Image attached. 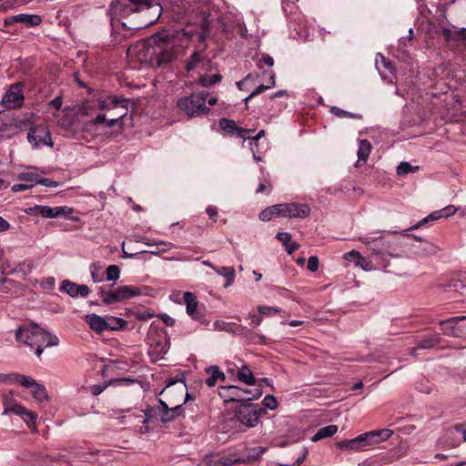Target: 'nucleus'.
<instances>
[{
  "mask_svg": "<svg viewBox=\"0 0 466 466\" xmlns=\"http://www.w3.org/2000/svg\"><path fill=\"white\" fill-rule=\"evenodd\" d=\"M463 33H464V29H461V31H452L449 28L442 29V35H444V37L447 41L453 40L456 37L461 36Z\"/></svg>",
  "mask_w": 466,
  "mask_h": 466,
  "instance_id": "nucleus-48",
  "label": "nucleus"
},
{
  "mask_svg": "<svg viewBox=\"0 0 466 466\" xmlns=\"http://www.w3.org/2000/svg\"><path fill=\"white\" fill-rule=\"evenodd\" d=\"M145 244L149 247L154 246V244H152L151 242H145ZM155 246H156V251H148L149 253H151L153 255L165 253L173 248L172 243L165 242V241L156 242Z\"/></svg>",
  "mask_w": 466,
  "mask_h": 466,
  "instance_id": "nucleus-37",
  "label": "nucleus"
},
{
  "mask_svg": "<svg viewBox=\"0 0 466 466\" xmlns=\"http://www.w3.org/2000/svg\"><path fill=\"white\" fill-rule=\"evenodd\" d=\"M262 404L269 410H275L278 407L277 399L273 395H267L264 398Z\"/></svg>",
  "mask_w": 466,
  "mask_h": 466,
  "instance_id": "nucleus-49",
  "label": "nucleus"
},
{
  "mask_svg": "<svg viewBox=\"0 0 466 466\" xmlns=\"http://www.w3.org/2000/svg\"><path fill=\"white\" fill-rule=\"evenodd\" d=\"M106 324L108 325V329H118L124 328L127 322L123 319L110 317L106 319Z\"/></svg>",
  "mask_w": 466,
  "mask_h": 466,
  "instance_id": "nucleus-42",
  "label": "nucleus"
},
{
  "mask_svg": "<svg viewBox=\"0 0 466 466\" xmlns=\"http://www.w3.org/2000/svg\"><path fill=\"white\" fill-rule=\"evenodd\" d=\"M215 272L226 279V288L233 284L236 273L235 269L232 267L217 268H215Z\"/></svg>",
  "mask_w": 466,
  "mask_h": 466,
  "instance_id": "nucleus-30",
  "label": "nucleus"
},
{
  "mask_svg": "<svg viewBox=\"0 0 466 466\" xmlns=\"http://www.w3.org/2000/svg\"><path fill=\"white\" fill-rule=\"evenodd\" d=\"M330 112L339 117V118H345V117H350V118H356L358 117L359 116L357 114H354V113H350L349 111H346V110H343L338 106H332L330 108Z\"/></svg>",
  "mask_w": 466,
  "mask_h": 466,
  "instance_id": "nucleus-46",
  "label": "nucleus"
},
{
  "mask_svg": "<svg viewBox=\"0 0 466 466\" xmlns=\"http://www.w3.org/2000/svg\"><path fill=\"white\" fill-rule=\"evenodd\" d=\"M173 14L186 27L174 32L162 31L156 34L154 67L167 68L185 54L190 39L198 37L199 41H204L209 33L211 19L208 8L183 2L173 8Z\"/></svg>",
  "mask_w": 466,
  "mask_h": 466,
  "instance_id": "nucleus-1",
  "label": "nucleus"
},
{
  "mask_svg": "<svg viewBox=\"0 0 466 466\" xmlns=\"http://www.w3.org/2000/svg\"><path fill=\"white\" fill-rule=\"evenodd\" d=\"M380 63H381L385 68L391 70V68H392L391 63L390 61H388L385 58V56H383L380 54H378L377 57H376V66H377L378 69H380Z\"/></svg>",
  "mask_w": 466,
  "mask_h": 466,
  "instance_id": "nucleus-52",
  "label": "nucleus"
},
{
  "mask_svg": "<svg viewBox=\"0 0 466 466\" xmlns=\"http://www.w3.org/2000/svg\"><path fill=\"white\" fill-rule=\"evenodd\" d=\"M27 138L36 147L41 145L53 146L50 132L46 125L32 127L27 134Z\"/></svg>",
  "mask_w": 466,
  "mask_h": 466,
  "instance_id": "nucleus-14",
  "label": "nucleus"
},
{
  "mask_svg": "<svg viewBox=\"0 0 466 466\" xmlns=\"http://www.w3.org/2000/svg\"><path fill=\"white\" fill-rule=\"evenodd\" d=\"M277 217L305 218L310 213V208L307 204L283 203L275 205Z\"/></svg>",
  "mask_w": 466,
  "mask_h": 466,
  "instance_id": "nucleus-11",
  "label": "nucleus"
},
{
  "mask_svg": "<svg viewBox=\"0 0 466 466\" xmlns=\"http://www.w3.org/2000/svg\"><path fill=\"white\" fill-rule=\"evenodd\" d=\"M39 185H43L45 187H56L58 186V182L52 181L48 178L39 177L38 181Z\"/></svg>",
  "mask_w": 466,
  "mask_h": 466,
  "instance_id": "nucleus-58",
  "label": "nucleus"
},
{
  "mask_svg": "<svg viewBox=\"0 0 466 466\" xmlns=\"http://www.w3.org/2000/svg\"><path fill=\"white\" fill-rule=\"evenodd\" d=\"M63 99L62 96H56V98L52 99L49 104L54 106L56 110H59L62 106Z\"/></svg>",
  "mask_w": 466,
  "mask_h": 466,
  "instance_id": "nucleus-64",
  "label": "nucleus"
},
{
  "mask_svg": "<svg viewBox=\"0 0 466 466\" xmlns=\"http://www.w3.org/2000/svg\"><path fill=\"white\" fill-rule=\"evenodd\" d=\"M184 301L187 307V312L191 316L194 315L198 308L196 296L193 293L187 291L184 293Z\"/></svg>",
  "mask_w": 466,
  "mask_h": 466,
  "instance_id": "nucleus-33",
  "label": "nucleus"
},
{
  "mask_svg": "<svg viewBox=\"0 0 466 466\" xmlns=\"http://www.w3.org/2000/svg\"><path fill=\"white\" fill-rule=\"evenodd\" d=\"M275 86V75L271 74L270 76V85L265 86V85H259L256 87V89L248 96L245 98L246 105L248 104V101L251 99L252 97L261 94L262 92L269 89L270 87Z\"/></svg>",
  "mask_w": 466,
  "mask_h": 466,
  "instance_id": "nucleus-39",
  "label": "nucleus"
},
{
  "mask_svg": "<svg viewBox=\"0 0 466 466\" xmlns=\"http://www.w3.org/2000/svg\"><path fill=\"white\" fill-rule=\"evenodd\" d=\"M440 248L433 243L423 241L418 248L416 254L420 257L433 256L438 253Z\"/></svg>",
  "mask_w": 466,
  "mask_h": 466,
  "instance_id": "nucleus-28",
  "label": "nucleus"
},
{
  "mask_svg": "<svg viewBox=\"0 0 466 466\" xmlns=\"http://www.w3.org/2000/svg\"><path fill=\"white\" fill-rule=\"evenodd\" d=\"M206 373L208 375L206 379V384L208 387H214L218 380L224 381L226 380L224 372H222L216 365L208 367L206 369Z\"/></svg>",
  "mask_w": 466,
  "mask_h": 466,
  "instance_id": "nucleus-24",
  "label": "nucleus"
},
{
  "mask_svg": "<svg viewBox=\"0 0 466 466\" xmlns=\"http://www.w3.org/2000/svg\"><path fill=\"white\" fill-rule=\"evenodd\" d=\"M250 132H252L251 129H246V128H242V127H237V130H236V134L239 137H242L244 139H250L249 137H248V134H249Z\"/></svg>",
  "mask_w": 466,
  "mask_h": 466,
  "instance_id": "nucleus-61",
  "label": "nucleus"
},
{
  "mask_svg": "<svg viewBox=\"0 0 466 466\" xmlns=\"http://www.w3.org/2000/svg\"><path fill=\"white\" fill-rule=\"evenodd\" d=\"M73 208L70 207L51 208L44 205H35L27 208L25 212L28 215H41L43 218H55L61 216H69L73 214Z\"/></svg>",
  "mask_w": 466,
  "mask_h": 466,
  "instance_id": "nucleus-13",
  "label": "nucleus"
},
{
  "mask_svg": "<svg viewBox=\"0 0 466 466\" xmlns=\"http://www.w3.org/2000/svg\"><path fill=\"white\" fill-rule=\"evenodd\" d=\"M370 151L371 144L366 139L360 140L358 150L359 161H363L365 163L370 154Z\"/></svg>",
  "mask_w": 466,
  "mask_h": 466,
  "instance_id": "nucleus-34",
  "label": "nucleus"
},
{
  "mask_svg": "<svg viewBox=\"0 0 466 466\" xmlns=\"http://www.w3.org/2000/svg\"><path fill=\"white\" fill-rule=\"evenodd\" d=\"M60 289L73 298L77 296L85 298L89 293V288L86 285H78L70 280H64L61 283Z\"/></svg>",
  "mask_w": 466,
  "mask_h": 466,
  "instance_id": "nucleus-19",
  "label": "nucleus"
},
{
  "mask_svg": "<svg viewBox=\"0 0 466 466\" xmlns=\"http://www.w3.org/2000/svg\"><path fill=\"white\" fill-rule=\"evenodd\" d=\"M266 449L263 447H255L248 451V455L244 459L246 460V462H252L257 461L264 452Z\"/></svg>",
  "mask_w": 466,
  "mask_h": 466,
  "instance_id": "nucleus-41",
  "label": "nucleus"
},
{
  "mask_svg": "<svg viewBox=\"0 0 466 466\" xmlns=\"http://www.w3.org/2000/svg\"><path fill=\"white\" fill-rule=\"evenodd\" d=\"M392 431L382 429L362 433L354 439L342 441L337 443L338 447L345 451H366L370 447L377 445L392 435Z\"/></svg>",
  "mask_w": 466,
  "mask_h": 466,
  "instance_id": "nucleus-4",
  "label": "nucleus"
},
{
  "mask_svg": "<svg viewBox=\"0 0 466 466\" xmlns=\"http://www.w3.org/2000/svg\"><path fill=\"white\" fill-rule=\"evenodd\" d=\"M238 379L247 385H255L256 379L247 365H243L237 373Z\"/></svg>",
  "mask_w": 466,
  "mask_h": 466,
  "instance_id": "nucleus-27",
  "label": "nucleus"
},
{
  "mask_svg": "<svg viewBox=\"0 0 466 466\" xmlns=\"http://www.w3.org/2000/svg\"><path fill=\"white\" fill-rule=\"evenodd\" d=\"M22 417L27 424H29L31 422L34 423L36 419L35 413H34L28 410H25V413H24V416H22Z\"/></svg>",
  "mask_w": 466,
  "mask_h": 466,
  "instance_id": "nucleus-57",
  "label": "nucleus"
},
{
  "mask_svg": "<svg viewBox=\"0 0 466 466\" xmlns=\"http://www.w3.org/2000/svg\"><path fill=\"white\" fill-rule=\"evenodd\" d=\"M176 383V380H170L162 391L167 398L171 397L174 393H178V400L173 401L169 400V403L172 406L171 408H169V405L167 402L161 400H159L162 410V422H168L180 414L179 411L183 403L179 404L178 402L183 399L184 393L187 391V386L182 380H180V384L176 389H173L172 387Z\"/></svg>",
  "mask_w": 466,
  "mask_h": 466,
  "instance_id": "nucleus-6",
  "label": "nucleus"
},
{
  "mask_svg": "<svg viewBox=\"0 0 466 466\" xmlns=\"http://www.w3.org/2000/svg\"><path fill=\"white\" fill-rule=\"evenodd\" d=\"M170 340L167 332H162L158 335L157 340H153L150 343L149 355L153 361L163 359L165 354L169 350Z\"/></svg>",
  "mask_w": 466,
  "mask_h": 466,
  "instance_id": "nucleus-15",
  "label": "nucleus"
},
{
  "mask_svg": "<svg viewBox=\"0 0 466 466\" xmlns=\"http://www.w3.org/2000/svg\"><path fill=\"white\" fill-rule=\"evenodd\" d=\"M99 294L105 304H113L139 296L142 291L135 286H120L115 289L102 288Z\"/></svg>",
  "mask_w": 466,
  "mask_h": 466,
  "instance_id": "nucleus-9",
  "label": "nucleus"
},
{
  "mask_svg": "<svg viewBox=\"0 0 466 466\" xmlns=\"http://www.w3.org/2000/svg\"><path fill=\"white\" fill-rule=\"evenodd\" d=\"M222 79V76L220 74H215V75H204L199 78V84L202 86L209 87L216 83L220 82Z\"/></svg>",
  "mask_w": 466,
  "mask_h": 466,
  "instance_id": "nucleus-36",
  "label": "nucleus"
},
{
  "mask_svg": "<svg viewBox=\"0 0 466 466\" xmlns=\"http://www.w3.org/2000/svg\"><path fill=\"white\" fill-rule=\"evenodd\" d=\"M319 258L318 257L316 256H311L309 257V260H308V265H307V268L309 271L311 272H315L318 270L319 268Z\"/></svg>",
  "mask_w": 466,
  "mask_h": 466,
  "instance_id": "nucleus-51",
  "label": "nucleus"
},
{
  "mask_svg": "<svg viewBox=\"0 0 466 466\" xmlns=\"http://www.w3.org/2000/svg\"><path fill=\"white\" fill-rule=\"evenodd\" d=\"M344 258L347 260H351L352 258L360 259L365 262V258L360 255V253L351 250L344 255Z\"/></svg>",
  "mask_w": 466,
  "mask_h": 466,
  "instance_id": "nucleus-56",
  "label": "nucleus"
},
{
  "mask_svg": "<svg viewBox=\"0 0 466 466\" xmlns=\"http://www.w3.org/2000/svg\"><path fill=\"white\" fill-rule=\"evenodd\" d=\"M218 395L225 402H240L260 398L262 390L260 388L248 390L237 386H226L218 388Z\"/></svg>",
  "mask_w": 466,
  "mask_h": 466,
  "instance_id": "nucleus-8",
  "label": "nucleus"
},
{
  "mask_svg": "<svg viewBox=\"0 0 466 466\" xmlns=\"http://www.w3.org/2000/svg\"><path fill=\"white\" fill-rule=\"evenodd\" d=\"M159 318L162 319V321L167 325V326H169V327H172L174 326L176 320L175 319L171 318L170 316H168L167 314H161L159 315Z\"/></svg>",
  "mask_w": 466,
  "mask_h": 466,
  "instance_id": "nucleus-62",
  "label": "nucleus"
},
{
  "mask_svg": "<svg viewBox=\"0 0 466 466\" xmlns=\"http://www.w3.org/2000/svg\"><path fill=\"white\" fill-rule=\"evenodd\" d=\"M456 208L454 206H447L444 208L441 209V213L444 218H448L455 214Z\"/></svg>",
  "mask_w": 466,
  "mask_h": 466,
  "instance_id": "nucleus-59",
  "label": "nucleus"
},
{
  "mask_svg": "<svg viewBox=\"0 0 466 466\" xmlns=\"http://www.w3.org/2000/svg\"><path fill=\"white\" fill-rule=\"evenodd\" d=\"M89 328L96 333H102L108 329V325L106 324V319L96 314H87L85 317Z\"/></svg>",
  "mask_w": 466,
  "mask_h": 466,
  "instance_id": "nucleus-23",
  "label": "nucleus"
},
{
  "mask_svg": "<svg viewBox=\"0 0 466 466\" xmlns=\"http://www.w3.org/2000/svg\"><path fill=\"white\" fill-rule=\"evenodd\" d=\"M90 270H91V276H92L93 281L99 282L101 280V278H100L99 274L97 273L98 267L96 265H92Z\"/></svg>",
  "mask_w": 466,
  "mask_h": 466,
  "instance_id": "nucleus-63",
  "label": "nucleus"
},
{
  "mask_svg": "<svg viewBox=\"0 0 466 466\" xmlns=\"http://www.w3.org/2000/svg\"><path fill=\"white\" fill-rule=\"evenodd\" d=\"M262 412L258 405L245 403L238 407L236 417L241 424L251 428L258 424Z\"/></svg>",
  "mask_w": 466,
  "mask_h": 466,
  "instance_id": "nucleus-10",
  "label": "nucleus"
},
{
  "mask_svg": "<svg viewBox=\"0 0 466 466\" xmlns=\"http://www.w3.org/2000/svg\"><path fill=\"white\" fill-rule=\"evenodd\" d=\"M214 329L217 330H224V331H232V326L230 323L223 321V320H217L213 324Z\"/></svg>",
  "mask_w": 466,
  "mask_h": 466,
  "instance_id": "nucleus-50",
  "label": "nucleus"
},
{
  "mask_svg": "<svg viewBox=\"0 0 466 466\" xmlns=\"http://www.w3.org/2000/svg\"><path fill=\"white\" fill-rule=\"evenodd\" d=\"M200 64H204V57L199 52L196 51L190 56V58L186 65V70L191 71Z\"/></svg>",
  "mask_w": 466,
  "mask_h": 466,
  "instance_id": "nucleus-35",
  "label": "nucleus"
},
{
  "mask_svg": "<svg viewBox=\"0 0 466 466\" xmlns=\"http://www.w3.org/2000/svg\"><path fill=\"white\" fill-rule=\"evenodd\" d=\"M276 208H275V205L273 206H270L267 208H265L264 210H262L260 213H259V218L262 220V221H269L271 220L274 217H277V210L274 209Z\"/></svg>",
  "mask_w": 466,
  "mask_h": 466,
  "instance_id": "nucleus-45",
  "label": "nucleus"
},
{
  "mask_svg": "<svg viewBox=\"0 0 466 466\" xmlns=\"http://www.w3.org/2000/svg\"><path fill=\"white\" fill-rule=\"evenodd\" d=\"M219 126L223 130H225L228 133L236 132L237 127H238V126L236 125V123L233 120L227 119V118L220 119Z\"/></svg>",
  "mask_w": 466,
  "mask_h": 466,
  "instance_id": "nucleus-47",
  "label": "nucleus"
},
{
  "mask_svg": "<svg viewBox=\"0 0 466 466\" xmlns=\"http://www.w3.org/2000/svg\"><path fill=\"white\" fill-rule=\"evenodd\" d=\"M144 10H151L153 15L157 19L162 7L159 4H153L150 0H115L110 5L109 13L112 19H119Z\"/></svg>",
  "mask_w": 466,
  "mask_h": 466,
  "instance_id": "nucleus-3",
  "label": "nucleus"
},
{
  "mask_svg": "<svg viewBox=\"0 0 466 466\" xmlns=\"http://www.w3.org/2000/svg\"><path fill=\"white\" fill-rule=\"evenodd\" d=\"M419 167L418 166H411L408 162H400L399 166L397 167V174L399 176H405L409 173H413L418 171Z\"/></svg>",
  "mask_w": 466,
  "mask_h": 466,
  "instance_id": "nucleus-40",
  "label": "nucleus"
},
{
  "mask_svg": "<svg viewBox=\"0 0 466 466\" xmlns=\"http://www.w3.org/2000/svg\"><path fill=\"white\" fill-rule=\"evenodd\" d=\"M24 95L19 84L12 85L2 98V104L6 108H15L22 106Z\"/></svg>",
  "mask_w": 466,
  "mask_h": 466,
  "instance_id": "nucleus-16",
  "label": "nucleus"
},
{
  "mask_svg": "<svg viewBox=\"0 0 466 466\" xmlns=\"http://www.w3.org/2000/svg\"><path fill=\"white\" fill-rule=\"evenodd\" d=\"M276 238L284 245L291 241V235L289 232H279Z\"/></svg>",
  "mask_w": 466,
  "mask_h": 466,
  "instance_id": "nucleus-54",
  "label": "nucleus"
},
{
  "mask_svg": "<svg viewBox=\"0 0 466 466\" xmlns=\"http://www.w3.org/2000/svg\"><path fill=\"white\" fill-rule=\"evenodd\" d=\"M15 339L18 342L35 348V355L40 357L43 346L52 347L58 345L59 339L37 326L20 327L15 330Z\"/></svg>",
  "mask_w": 466,
  "mask_h": 466,
  "instance_id": "nucleus-2",
  "label": "nucleus"
},
{
  "mask_svg": "<svg viewBox=\"0 0 466 466\" xmlns=\"http://www.w3.org/2000/svg\"><path fill=\"white\" fill-rule=\"evenodd\" d=\"M114 103H122L127 104V100L123 98H118L116 96H108L106 98H98L95 105V107L99 110L106 109V105H113Z\"/></svg>",
  "mask_w": 466,
  "mask_h": 466,
  "instance_id": "nucleus-32",
  "label": "nucleus"
},
{
  "mask_svg": "<svg viewBox=\"0 0 466 466\" xmlns=\"http://www.w3.org/2000/svg\"><path fill=\"white\" fill-rule=\"evenodd\" d=\"M9 380L12 382L19 383L20 385L25 388H33L37 383L34 379L28 376L20 375L16 373L10 374Z\"/></svg>",
  "mask_w": 466,
  "mask_h": 466,
  "instance_id": "nucleus-31",
  "label": "nucleus"
},
{
  "mask_svg": "<svg viewBox=\"0 0 466 466\" xmlns=\"http://www.w3.org/2000/svg\"><path fill=\"white\" fill-rule=\"evenodd\" d=\"M338 431V426L337 425H329L323 428H320L317 433L311 438L312 441H319L322 439L330 437L334 435Z\"/></svg>",
  "mask_w": 466,
  "mask_h": 466,
  "instance_id": "nucleus-29",
  "label": "nucleus"
},
{
  "mask_svg": "<svg viewBox=\"0 0 466 466\" xmlns=\"http://www.w3.org/2000/svg\"><path fill=\"white\" fill-rule=\"evenodd\" d=\"M156 45V34H154L130 46L127 50V57L132 62H139L154 67Z\"/></svg>",
  "mask_w": 466,
  "mask_h": 466,
  "instance_id": "nucleus-5",
  "label": "nucleus"
},
{
  "mask_svg": "<svg viewBox=\"0 0 466 466\" xmlns=\"http://www.w3.org/2000/svg\"><path fill=\"white\" fill-rule=\"evenodd\" d=\"M360 240L370 248L375 254H383L384 249L389 247L382 235L379 237H363Z\"/></svg>",
  "mask_w": 466,
  "mask_h": 466,
  "instance_id": "nucleus-20",
  "label": "nucleus"
},
{
  "mask_svg": "<svg viewBox=\"0 0 466 466\" xmlns=\"http://www.w3.org/2000/svg\"><path fill=\"white\" fill-rule=\"evenodd\" d=\"M33 397L37 401H43L48 399L46 390L44 385L36 383L33 387Z\"/></svg>",
  "mask_w": 466,
  "mask_h": 466,
  "instance_id": "nucleus-38",
  "label": "nucleus"
},
{
  "mask_svg": "<svg viewBox=\"0 0 466 466\" xmlns=\"http://www.w3.org/2000/svg\"><path fill=\"white\" fill-rule=\"evenodd\" d=\"M207 98L208 94L206 93H193L179 98L177 101V106L188 117H196L208 113L209 107L206 105Z\"/></svg>",
  "mask_w": 466,
  "mask_h": 466,
  "instance_id": "nucleus-7",
  "label": "nucleus"
},
{
  "mask_svg": "<svg viewBox=\"0 0 466 466\" xmlns=\"http://www.w3.org/2000/svg\"><path fill=\"white\" fill-rule=\"evenodd\" d=\"M271 185L267 180H263L259 183L256 193H264V192H269L271 190Z\"/></svg>",
  "mask_w": 466,
  "mask_h": 466,
  "instance_id": "nucleus-55",
  "label": "nucleus"
},
{
  "mask_svg": "<svg viewBox=\"0 0 466 466\" xmlns=\"http://www.w3.org/2000/svg\"><path fill=\"white\" fill-rule=\"evenodd\" d=\"M220 24L225 34L231 35L234 28L236 27L238 28V33L242 38L248 37L247 27L238 14L229 13L222 15L220 18Z\"/></svg>",
  "mask_w": 466,
  "mask_h": 466,
  "instance_id": "nucleus-12",
  "label": "nucleus"
},
{
  "mask_svg": "<svg viewBox=\"0 0 466 466\" xmlns=\"http://www.w3.org/2000/svg\"><path fill=\"white\" fill-rule=\"evenodd\" d=\"M258 310L260 314H263V315H270V314H275V313L279 312V309L277 308L268 307V306H259L258 308Z\"/></svg>",
  "mask_w": 466,
  "mask_h": 466,
  "instance_id": "nucleus-53",
  "label": "nucleus"
},
{
  "mask_svg": "<svg viewBox=\"0 0 466 466\" xmlns=\"http://www.w3.org/2000/svg\"><path fill=\"white\" fill-rule=\"evenodd\" d=\"M439 342L438 339L430 338L420 342L419 346L412 350V355L416 356V351L421 349H431Z\"/></svg>",
  "mask_w": 466,
  "mask_h": 466,
  "instance_id": "nucleus-43",
  "label": "nucleus"
},
{
  "mask_svg": "<svg viewBox=\"0 0 466 466\" xmlns=\"http://www.w3.org/2000/svg\"><path fill=\"white\" fill-rule=\"evenodd\" d=\"M465 319L466 316H458L441 321V325L443 327V332L447 335L458 337L459 334L454 330V324Z\"/></svg>",
  "mask_w": 466,
  "mask_h": 466,
  "instance_id": "nucleus-26",
  "label": "nucleus"
},
{
  "mask_svg": "<svg viewBox=\"0 0 466 466\" xmlns=\"http://www.w3.org/2000/svg\"><path fill=\"white\" fill-rule=\"evenodd\" d=\"M244 457L237 456L236 454L224 455L216 459H207L208 466H232L236 463L245 462Z\"/></svg>",
  "mask_w": 466,
  "mask_h": 466,
  "instance_id": "nucleus-21",
  "label": "nucleus"
},
{
  "mask_svg": "<svg viewBox=\"0 0 466 466\" xmlns=\"http://www.w3.org/2000/svg\"><path fill=\"white\" fill-rule=\"evenodd\" d=\"M127 107H120L117 114L99 113L90 121L93 125H102L106 127H113L127 114Z\"/></svg>",
  "mask_w": 466,
  "mask_h": 466,
  "instance_id": "nucleus-17",
  "label": "nucleus"
},
{
  "mask_svg": "<svg viewBox=\"0 0 466 466\" xmlns=\"http://www.w3.org/2000/svg\"><path fill=\"white\" fill-rule=\"evenodd\" d=\"M42 19L37 15L19 14L11 15L4 20V25L8 26L14 23H22L27 26H35L41 23Z\"/></svg>",
  "mask_w": 466,
  "mask_h": 466,
  "instance_id": "nucleus-18",
  "label": "nucleus"
},
{
  "mask_svg": "<svg viewBox=\"0 0 466 466\" xmlns=\"http://www.w3.org/2000/svg\"><path fill=\"white\" fill-rule=\"evenodd\" d=\"M120 277V268L116 265H110L106 268V279L116 281Z\"/></svg>",
  "mask_w": 466,
  "mask_h": 466,
  "instance_id": "nucleus-44",
  "label": "nucleus"
},
{
  "mask_svg": "<svg viewBox=\"0 0 466 466\" xmlns=\"http://www.w3.org/2000/svg\"><path fill=\"white\" fill-rule=\"evenodd\" d=\"M4 406L5 409L3 411V415H6L12 412L19 416H24V413H25L26 410V409L21 404L14 402L13 400H9V398L6 395L4 397Z\"/></svg>",
  "mask_w": 466,
  "mask_h": 466,
  "instance_id": "nucleus-25",
  "label": "nucleus"
},
{
  "mask_svg": "<svg viewBox=\"0 0 466 466\" xmlns=\"http://www.w3.org/2000/svg\"><path fill=\"white\" fill-rule=\"evenodd\" d=\"M30 188H31V185H27L25 183H21V184L14 185L11 187V190L13 192H20V191H25V190H27V189H30Z\"/></svg>",
  "mask_w": 466,
  "mask_h": 466,
  "instance_id": "nucleus-60",
  "label": "nucleus"
},
{
  "mask_svg": "<svg viewBox=\"0 0 466 466\" xmlns=\"http://www.w3.org/2000/svg\"><path fill=\"white\" fill-rule=\"evenodd\" d=\"M38 169L34 167H27L22 172L17 175V179L25 182L27 185H31V188L38 184L40 175Z\"/></svg>",
  "mask_w": 466,
  "mask_h": 466,
  "instance_id": "nucleus-22",
  "label": "nucleus"
}]
</instances>
